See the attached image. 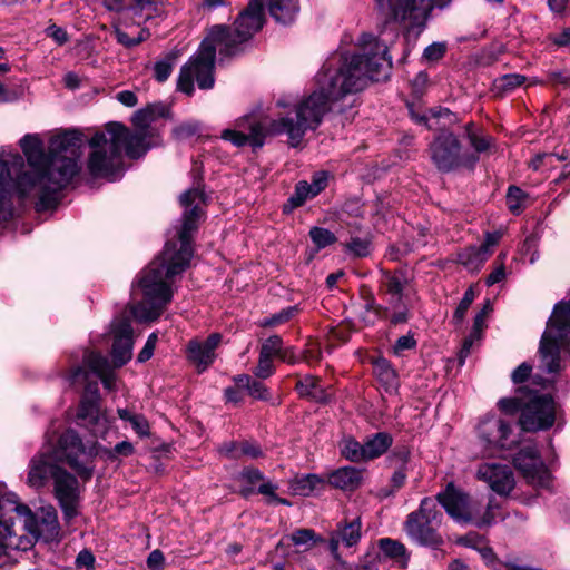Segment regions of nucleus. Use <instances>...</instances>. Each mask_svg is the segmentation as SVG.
Segmentation results:
<instances>
[{"label":"nucleus","mask_w":570,"mask_h":570,"mask_svg":"<svg viewBox=\"0 0 570 570\" xmlns=\"http://www.w3.org/2000/svg\"><path fill=\"white\" fill-rule=\"evenodd\" d=\"M379 547L384 556L394 559L401 568L407 567L410 558L404 544L390 538H383L379 541Z\"/></svg>","instance_id":"c756f323"},{"label":"nucleus","mask_w":570,"mask_h":570,"mask_svg":"<svg viewBox=\"0 0 570 570\" xmlns=\"http://www.w3.org/2000/svg\"><path fill=\"white\" fill-rule=\"evenodd\" d=\"M342 454L352 462L366 461L364 452V443L361 444L356 440L345 439L341 445Z\"/></svg>","instance_id":"c9c22d12"},{"label":"nucleus","mask_w":570,"mask_h":570,"mask_svg":"<svg viewBox=\"0 0 570 570\" xmlns=\"http://www.w3.org/2000/svg\"><path fill=\"white\" fill-rule=\"evenodd\" d=\"M491 250L481 248L480 246H469L458 254V262L470 272H478L488 261Z\"/></svg>","instance_id":"a878e982"},{"label":"nucleus","mask_w":570,"mask_h":570,"mask_svg":"<svg viewBox=\"0 0 570 570\" xmlns=\"http://www.w3.org/2000/svg\"><path fill=\"white\" fill-rule=\"evenodd\" d=\"M130 424L134 431L140 435V436H148L149 435V423L146 420L145 416L140 414H136L135 416L130 417Z\"/></svg>","instance_id":"5fc2aeb1"},{"label":"nucleus","mask_w":570,"mask_h":570,"mask_svg":"<svg viewBox=\"0 0 570 570\" xmlns=\"http://www.w3.org/2000/svg\"><path fill=\"white\" fill-rule=\"evenodd\" d=\"M89 373L81 366H77L66 376V381L70 386L87 382Z\"/></svg>","instance_id":"864d4df0"},{"label":"nucleus","mask_w":570,"mask_h":570,"mask_svg":"<svg viewBox=\"0 0 570 570\" xmlns=\"http://www.w3.org/2000/svg\"><path fill=\"white\" fill-rule=\"evenodd\" d=\"M96 442L81 441L73 430H67L57 440L56 444L48 441L47 446L30 462L28 483L33 488H40L49 476L53 478L59 470L56 463L68 464L80 478L88 480L92 475L91 459L98 454Z\"/></svg>","instance_id":"423d86ee"},{"label":"nucleus","mask_w":570,"mask_h":570,"mask_svg":"<svg viewBox=\"0 0 570 570\" xmlns=\"http://www.w3.org/2000/svg\"><path fill=\"white\" fill-rule=\"evenodd\" d=\"M374 373L383 384L387 386L396 384V373L386 360H379L375 362Z\"/></svg>","instance_id":"58836bf2"},{"label":"nucleus","mask_w":570,"mask_h":570,"mask_svg":"<svg viewBox=\"0 0 570 570\" xmlns=\"http://www.w3.org/2000/svg\"><path fill=\"white\" fill-rule=\"evenodd\" d=\"M83 363L101 380L105 389L109 391L115 389L116 377L110 371V365L105 356L89 352L85 355Z\"/></svg>","instance_id":"412c9836"},{"label":"nucleus","mask_w":570,"mask_h":570,"mask_svg":"<svg viewBox=\"0 0 570 570\" xmlns=\"http://www.w3.org/2000/svg\"><path fill=\"white\" fill-rule=\"evenodd\" d=\"M296 390L302 397L309 399L318 403H325L330 400V393L321 386L317 377L306 375L296 383Z\"/></svg>","instance_id":"393cba45"},{"label":"nucleus","mask_w":570,"mask_h":570,"mask_svg":"<svg viewBox=\"0 0 570 570\" xmlns=\"http://www.w3.org/2000/svg\"><path fill=\"white\" fill-rule=\"evenodd\" d=\"M328 175L326 171H317L312 176V181L308 183L312 194L317 196L322 190H324L327 186Z\"/></svg>","instance_id":"603ef678"},{"label":"nucleus","mask_w":570,"mask_h":570,"mask_svg":"<svg viewBox=\"0 0 570 570\" xmlns=\"http://www.w3.org/2000/svg\"><path fill=\"white\" fill-rule=\"evenodd\" d=\"M309 236L318 249L325 248L336 240L335 235L331 230L322 227H313L309 230Z\"/></svg>","instance_id":"ea45409f"},{"label":"nucleus","mask_w":570,"mask_h":570,"mask_svg":"<svg viewBox=\"0 0 570 570\" xmlns=\"http://www.w3.org/2000/svg\"><path fill=\"white\" fill-rule=\"evenodd\" d=\"M553 154H538L530 161V167L533 170H539L544 166L552 167L553 166Z\"/></svg>","instance_id":"bf43d9fd"},{"label":"nucleus","mask_w":570,"mask_h":570,"mask_svg":"<svg viewBox=\"0 0 570 570\" xmlns=\"http://www.w3.org/2000/svg\"><path fill=\"white\" fill-rule=\"evenodd\" d=\"M443 515L431 498H424L417 510L411 512L404 522V531L414 543L439 549L444 539L439 532Z\"/></svg>","instance_id":"1a4fd4ad"},{"label":"nucleus","mask_w":570,"mask_h":570,"mask_svg":"<svg viewBox=\"0 0 570 570\" xmlns=\"http://www.w3.org/2000/svg\"><path fill=\"white\" fill-rule=\"evenodd\" d=\"M242 455L255 459L262 455V451L258 445L245 442L240 444V456Z\"/></svg>","instance_id":"69168bd1"},{"label":"nucleus","mask_w":570,"mask_h":570,"mask_svg":"<svg viewBox=\"0 0 570 570\" xmlns=\"http://www.w3.org/2000/svg\"><path fill=\"white\" fill-rule=\"evenodd\" d=\"M498 407L505 414L513 415L520 412V425L528 432L548 430L557 417L553 399L539 393L538 390L529 389L528 385L517 387L513 396L500 399Z\"/></svg>","instance_id":"0eeeda50"},{"label":"nucleus","mask_w":570,"mask_h":570,"mask_svg":"<svg viewBox=\"0 0 570 570\" xmlns=\"http://www.w3.org/2000/svg\"><path fill=\"white\" fill-rule=\"evenodd\" d=\"M428 83H429V76L426 72L424 71H421L419 72L414 79L412 80L411 82V86H412V89H413V92L416 95V96H421L424 94L426 87H428Z\"/></svg>","instance_id":"13d9d810"},{"label":"nucleus","mask_w":570,"mask_h":570,"mask_svg":"<svg viewBox=\"0 0 570 570\" xmlns=\"http://www.w3.org/2000/svg\"><path fill=\"white\" fill-rule=\"evenodd\" d=\"M295 312H296L295 307L285 308V309L281 311L279 313L272 315L271 317L264 318L262 321L261 325L262 326H275V325L285 323L295 314Z\"/></svg>","instance_id":"49530a36"},{"label":"nucleus","mask_w":570,"mask_h":570,"mask_svg":"<svg viewBox=\"0 0 570 570\" xmlns=\"http://www.w3.org/2000/svg\"><path fill=\"white\" fill-rule=\"evenodd\" d=\"M112 360L116 366H122L132 356V328L128 320L112 324Z\"/></svg>","instance_id":"a211bd4d"},{"label":"nucleus","mask_w":570,"mask_h":570,"mask_svg":"<svg viewBox=\"0 0 570 570\" xmlns=\"http://www.w3.org/2000/svg\"><path fill=\"white\" fill-rule=\"evenodd\" d=\"M47 32L48 35L53 38L59 45H62L65 43L67 40H68V37H67V32L57 27V26H51L47 29Z\"/></svg>","instance_id":"774afa93"},{"label":"nucleus","mask_w":570,"mask_h":570,"mask_svg":"<svg viewBox=\"0 0 570 570\" xmlns=\"http://www.w3.org/2000/svg\"><path fill=\"white\" fill-rule=\"evenodd\" d=\"M446 51V45L444 42H433L424 49L423 58L428 61L440 60Z\"/></svg>","instance_id":"de8ad7c7"},{"label":"nucleus","mask_w":570,"mask_h":570,"mask_svg":"<svg viewBox=\"0 0 570 570\" xmlns=\"http://www.w3.org/2000/svg\"><path fill=\"white\" fill-rule=\"evenodd\" d=\"M431 159L444 173L464 167L472 169L479 161L475 154L464 151L459 138L450 131L439 134L430 145Z\"/></svg>","instance_id":"f8f14e48"},{"label":"nucleus","mask_w":570,"mask_h":570,"mask_svg":"<svg viewBox=\"0 0 570 570\" xmlns=\"http://www.w3.org/2000/svg\"><path fill=\"white\" fill-rule=\"evenodd\" d=\"M176 53L170 52L166 55L164 58L157 60L154 65V77L157 81L164 82L166 81L174 68L176 61Z\"/></svg>","instance_id":"e433bc0d"},{"label":"nucleus","mask_w":570,"mask_h":570,"mask_svg":"<svg viewBox=\"0 0 570 570\" xmlns=\"http://www.w3.org/2000/svg\"><path fill=\"white\" fill-rule=\"evenodd\" d=\"M560 351L570 355V298L556 304L540 341V358L548 373L561 370Z\"/></svg>","instance_id":"6e6552de"},{"label":"nucleus","mask_w":570,"mask_h":570,"mask_svg":"<svg viewBox=\"0 0 570 570\" xmlns=\"http://www.w3.org/2000/svg\"><path fill=\"white\" fill-rule=\"evenodd\" d=\"M377 13L384 18V29L391 22L407 23L411 27L423 24L438 4L436 0H374Z\"/></svg>","instance_id":"9b49d317"},{"label":"nucleus","mask_w":570,"mask_h":570,"mask_svg":"<svg viewBox=\"0 0 570 570\" xmlns=\"http://www.w3.org/2000/svg\"><path fill=\"white\" fill-rule=\"evenodd\" d=\"M362 471L354 466L337 469L328 475L330 484L344 491L357 489L362 483Z\"/></svg>","instance_id":"4be33fe9"},{"label":"nucleus","mask_w":570,"mask_h":570,"mask_svg":"<svg viewBox=\"0 0 570 570\" xmlns=\"http://www.w3.org/2000/svg\"><path fill=\"white\" fill-rule=\"evenodd\" d=\"M531 371H532V366L530 364H528V363L520 364L511 374L512 382L515 385H519L518 387L524 386L525 385L524 383L528 382ZM530 384L531 385L535 384V385H540L541 387H546L547 381L541 380L539 376H535L527 385L530 387Z\"/></svg>","instance_id":"f704fd0d"},{"label":"nucleus","mask_w":570,"mask_h":570,"mask_svg":"<svg viewBox=\"0 0 570 570\" xmlns=\"http://www.w3.org/2000/svg\"><path fill=\"white\" fill-rule=\"evenodd\" d=\"M187 356L199 371H204L209 364L213 363L215 354L207 351L204 344L198 341H190L187 347Z\"/></svg>","instance_id":"7c9ffc66"},{"label":"nucleus","mask_w":570,"mask_h":570,"mask_svg":"<svg viewBox=\"0 0 570 570\" xmlns=\"http://www.w3.org/2000/svg\"><path fill=\"white\" fill-rule=\"evenodd\" d=\"M165 566L164 553L159 549L153 550L147 558V567L150 570H161Z\"/></svg>","instance_id":"4d7b16f0"},{"label":"nucleus","mask_w":570,"mask_h":570,"mask_svg":"<svg viewBox=\"0 0 570 570\" xmlns=\"http://www.w3.org/2000/svg\"><path fill=\"white\" fill-rule=\"evenodd\" d=\"M134 453V445L128 441L117 443L114 449L108 451V456L116 459L118 456H129Z\"/></svg>","instance_id":"6e6d98bb"},{"label":"nucleus","mask_w":570,"mask_h":570,"mask_svg":"<svg viewBox=\"0 0 570 570\" xmlns=\"http://www.w3.org/2000/svg\"><path fill=\"white\" fill-rule=\"evenodd\" d=\"M361 539V520L354 519L351 522L338 524L337 529L331 534L330 550L335 560L341 561L338 554V547L343 546L351 548L355 546Z\"/></svg>","instance_id":"aec40b11"},{"label":"nucleus","mask_w":570,"mask_h":570,"mask_svg":"<svg viewBox=\"0 0 570 570\" xmlns=\"http://www.w3.org/2000/svg\"><path fill=\"white\" fill-rule=\"evenodd\" d=\"M116 99L126 107H135L138 104L137 96L130 90L118 92Z\"/></svg>","instance_id":"0e129e2a"},{"label":"nucleus","mask_w":570,"mask_h":570,"mask_svg":"<svg viewBox=\"0 0 570 570\" xmlns=\"http://www.w3.org/2000/svg\"><path fill=\"white\" fill-rule=\"evenodd\" d=\"M264 23L262 0H252L234 22V29L223 24L214 26L202 41L197 52L180 68L177 89L187 96L195 91L196 82L199 89H212L215 83V57L218 51L229 57L239 51L240 45L249 40Z\"/></svg>","instance_id":"7ed1b4c3"},{"label":"nucleus","mask_w":570,"mask_h":570,"mask_svg":"<svg viewBox=\"0 0 570 570\" xmlns=\"http://www.w3.org/2000/svg\"><path fill=\"white\" fill-rule=\"evenodd\" d=\"M312 193L313 190L306 180L299 181L295 187L294 194L288 198L287 203L284 204V212H291L302 206L307 199L315 197Z\"/></svg>","instance_id":"72a5a7b5"},{"label":"nucleus","mask_w":570,"mask_h":570,"mask_svg":"<svg viewBox=\"0 0 570 570\" xmlns=\"http://www.w3.org/2000/svg\"><path fill=\"white\" fill-rule=\"evenodd\" d=\"M274 372L275 366L273 364V357L259 353L258 363L253 371L254 375L258 379L265 380L272 376Z\"/></svg>","instance_id":"79ce46f5"},{"label":"nucleus","mask_w":570,"mask_h":570,"mask_svg":"<svg viewBox=\"0 0 570 570\" xmlns=\"http://www.w3.org/2000/svg\"><path fill=\"white\" fill-rule=\"evenodd\" d=\"M370 242L363 238H352L348 244H346V248L350 253L357 257H365L370 254Z\"/></svg>","instance_id":"a18cd8bd"},{"label":"nucleus","mask_w":570,"mask_h":570,"mask_svg":"<svg viewBox=\"0 0 570 570\" xmlns=\"http://www.w3.org/2000/svg\"><path fill=\"white\" fill-rule=\"evenodd\" d=\"M156 117V106H148L132 116V124L138 129L136 132L120 122H109L105 131L95 134L89 141V173L94 177L116 180L121 170L124 153L130 158H139L157 144V135L149 129Z\"/></svg>","instance_id":"20e7f679"},{"label":"nucleus","mask_w":570,"mask_h":570,"mask_svg":"<svg viewBox=\"0 0 570 570\" xmlns=\"http://www.w3.org/2000/svg\"><path fill=\"white\" fill-rule=\"evenodd\" d=\"M392 436L385 432H379L364 442L366 461L381 456L392 445Z\"/></svg>","instance_id":"c85d7f7f"},{"label":"nucleus","mask_w":570,"mask_h":570,"mask_svg":"<svg viewBox=\"0 0 570 570\" xmlns=\"http://www.w3.org/2000/svg\"><path fill=\"white\" fill-rule=\"evenodd\" d=\"M410 458V452L406 449H402L399 451H395L391 456L390 461L392 464L399 465V468L394 471L391 483L394 490H399L402 488L406 480V471H405V464L407 463Z\"/></svg>","instance_id":"2f4dec72"},{"label":"nucleus","mask_w":570,"mask_h":570,"mask_svg":"<svg viewBox=\"0 0 570 570\" xmlns=\"http://www.w3.org/2000/svg\"><path fill=\"white\" fill-rule=\"evenodd\" d=\"M240 480L254 485L257 482L264 481V474L258 469L248 468L242 471Z\"/></svg>","instance_id":"052dcab7"},{"label":"nucleus","mask_w":570,"mask_h":570,"mask_svg":"<svg viewBox=\"0 0 570 570\" xmlns=\"http://www.w3.org/2000/svg\"><path fill=\"white\" fill-rule=\"evenodd\" d=\"M77 416L83 422L85 425L92 426L95 433L98 432L95 426L105 423L106 420L100 413L99 409V393L97 383L87 384Z\"/></svg>","instance_id":"6ab92c4d"},{"label":"nucleus","mask_w":570,"mask_h":570,"mask_svg":"<svg viewBox=\"0 0 570 570\" xmlns=\"http://www.w3.org/2000/svg\"><path fill=\"white\" fill-rule=\"evenodd\" d=\"M198 130V127L193 124H181L174 129V135L178 139H185L194 136Z\"/></svg>","instance_id":"e2e57ef3"},{"label":"nucleus","mask_w":570,"mask_h":570,"mask_svg":"<svg viewBox=\"0 0 570 570\" xmlns=\"http://www.w3.org/2000/svg\"><path fill=\"white\" fill-rule=\"evenodd\" d=\"M513 461L515 468L522 473L530 484L539 488L549 487L550 473L534 446H527L522 449L514 456Z\"/></svg>","instance_id":"4468645a"},{"label":"nucleus","mask_w":570,"mask_h":570,"mask_svg":"<svg viewBox=\"0 0 570 570\" xmlns=\"http://www.w3.org/2000/svg\"><path fill=\"white\" fill-rule=\"evenodd\" d=\"M524 80L525 77L518 73L504 75L498 80V86L503 90L510 91L521 86Z\"/></svg>","instance_id":"09e8293b"},{"label":"nucleus","mask_w":570,"mask_h":570,"mask_svg":"<svg viewBox=\"0 0 570 570\" xmlns=\"http://www.w3.org/2000/svg\"><path fill=\"white\" fill-rule=\"evenodd\" d=\"M291 540L295 546H302L305 549H308L315 542V533L309 529H299L292 533Z\"/></svg>","instance_id":"37998d69"},{"label":"nucleus","mask_w":570,"mask_h":570,"mask_svg":"<svg viewBox=\"0 0 570 570\" xmlns=\"http://www.w3.org/2000/svg\"><path fill=\"white\" fill-rule=\"evenodd\" d=\"M436 499L446 513L460 524L473 523L478 528H482L491 524L494 520L492 501H489L485 511L481 513L479 503L471 501L452 483H449L445 490L436 495Z\"/></svg>","instance_id":"9d476101"},{"label":"nucleus","mask_w":570,"mask_h":570,"mask_svg":"<svg viewBox=\"0 0 570 570\" xmlns=\"http://www.w3.org/2000/svg\"><path fill=\"white\" fill-rule=\"evenodd\" d=\"M407 285V277L402 272L384 273L381 281L382 289L391 296L390 303L396 307L403 297V291Z\"/></svg>","instance_id":"5701e85b"},{"label":"nucleus","mask_w":570,"mask_h":570,"mask_svg":"<svg viewBox=\"0 0 570 570\" xmlns=\"http://www.w3.org/2000/svg\"><path fill=\"white\" fill-rule=\"evenodd\" d=\"M283 350V340L278 335L266 338L259 348V353L269 357H278Z\"/></svg>","instance_id":"a19ab883"},{"label":"nucleus","mask_w":570,"mask_h":570,"mask_svg":"<svg viewBox=\"0 0 570 570\" xmlns=\"http://www.w3.org/2000/svg\"><path fill=\"white\" fill-rule=\"evenodd\" d=\"M247 392L256 400L268 401L271 399V393L266 385L255 380L248 385Z\"/></svg>","instance_id":"8fccbe9b"},{"label":"nucleus","mask_w":570,"mask_h":570,"mask_svg":"<svg viewBox=\"0 0 570 570\" xmlns=\"http://www.w3.org/2000/svg\"><path fill=\"white\" fill-rule=\"evenodd\" d=\"M475 298V293L473 288H469L465 291L462 299L460 301L455 312H454V320L460 323L463 321L465 313L468 312L469 307L471 306L472 302Z\"/></svg>","instance_id":"c03bdc74"},{"label":"nucleus","mask_w":570,"mask_h":570,"mask_svg":"<svg viewBox=\"0 0 570 570\" xmlns=\"http://www.w3.org/2000/svg\"><path fill=\"white\" fill-rule=\"evenodd\" d=\"M527 194L517 186H510L507 193V205L511 213L519 215L525 207Z\"/></svg>","instance_id":"4c0bfd02"},{"label":"nucleus","mask_w":570,"mask_h":570,"mask_svg":"<svg viewBox=\"0 0 570 570\" xmlns=\"http://www.w3.org/2000/svg\"><path fill=\"white\" fill-rule=\"evenodd\" d=\"M135 17L128 13L119 14L114 21V35L117 42L126 48H132L149 38L150 32L147 28H140L142 20L138 19L131 23Z\"/></svg>","instance_id":"dca6fc26"},{"label":"nucleus","mask_w":570,"mask_h":570,"mask_svg":"<svg viewBox=\"0 0 570 570\" xmlns=\"http://www.w3.org/2000/svg\"><path fill=\"white\" fill-rule=\"evenodd\" d=\"M271 16L275 21L288 24L296 18L299 7L298 0H264Z\"/></svg>","instance_id":"b1692460"},{"label":"nucleus","mask_w":570,"mask_h":570,"mask_svg":"<svg viewBox=\"0 0 570 570\" xmlns=\"http://www.w3.org/2000/svg\"><path fill=\"white\" fill-rule=\"evenodd\" d=\"M465 137L473 148V151L470 153L475 154L478 157L480 154L490 151L494 147V140L492 137L476 130L473 122H469L465 126Z\"/></svg>","instance_id":"cd10ccee"},{"label":"nucleus","mask_w":570,"mask_h":570,"mask_svg":"<svg viewBox=\"0 0 570 570\" xmlns=\"http://www.w3.org/2000/svg\"><path fill=\"white\" fill-rule=\"evenodd\" d=\"M361 52L332 56L316 76L317 88L294 107V116L265 121L256 114L235 120L233 128L222 131V139L235 147L262 148L267 135L286 134L292 147H297L308 130H315L324 115L335 105L364 90L370 81L386 79L392 67L387 40L363 33L357 41Z\"/></svg>","instance_id":"f257e3e1"},{"label":"nucleus","mask_w":570,"mask_h":570,"mask_svg":"<svg viewBox=\"0 0 570 570\" xmlns=\"http://www.w3.org/2000/svg\"><path fill=\"white\" fill-rule=\"evenodd\" d=\"M476 432L485 450L491 454L498 450L511 449L515 444L511 422L493 414L480 421Z\"/></svg>","instance_id":"ddd939ff"},{"label":"nucleus","mask_w":570,"mask_h":570,"mask_svg":"<svg viewBox=\"0 0 570 570\" xmlns=\"http://www.w3.org/2000/svg\"><path fill=\"white\" fill-rule=\"evenodd\" d=\"M321 483L322 480L316 474H305L294 478L289 488L295 495L308 497Z\"/></svg>","instance_id":"473e14b6"},{"label":"nucleus","mask_w":570,"mask_h":570,"mask_svg":"<svg viewBox=\"0 0 570 570\" xmlns=\"http://www.w3.org/2000/svg\"><path fill=\"white\" fill-rule=\"evenodd\" d=\"M55 493L66 521L77 515L78 481L63 469L53 470Z\"/></svg>","instance_id":"2eb2a0df"},{"label":"nucleus","mask_w":570,"mask_h":570,"mask_svg":"<svg viewBox=\"0 0 570 570\" xmlns=\"http://www.w3.org/2000/svg\"><path fill=\"white\" fill-rule=\"evenodd\" d=\"M485 542L484 538L475 532H470L463 537H460L456 540L458 544L469 547L475 550H480L483 543Z\"/></svg>","instance_id":"3c124183"},{"label":"nucleus","mask_w":570,"mask_h":570,"mask_svg":"<svg viewBox=\"0 0 570 570\" xmlns=\"http://www.w3.org/2000/svg\"><path fill=\"white\" fill-rule=\"evenodd\" d=\"M415 340L412 335H403L399 337L394 345V352L395 354H400L405 350H411L415 347Z\"/></svg>","instance_id":"680f3d73"},{"label":"nucleus","mask_w":570,"mask_h":570,"mask_svg":"<svg viewBox=\"0 0 570 570\" xmlns=\"http://www.w3.org/2000/svg\"><path fill=\"white\" fill-rule=\"evenodd\" d=\"M179 200L185 210L178 244L167 242L163 253L137 279L144 298L131 306V313L139 322L155 321L161 315L173 298L170 279L188 268L193 257L191 236L202 215L199 205L205 202L204 193L199 188H190L180 195Z\"/></svg>","instance_id":"f03ea898"},{"label":"nucleus","mask_w":570,"mask_h":570,"mask_svg":"<svg viewBox=\"0 0 570 570\" xmlns=\"http://www.w3.org/2000/svg\"><path fill=\"white\" fill-rule=\"evenodd\" d=\"M476 474L500 495H508L515 484L513 473L508 465L484 463L479 466Z\"/></svg>","instance_id":"f3484780"},{"label":"nucleus","mask_w":570,"mask_h":570,"mask_svg":"<svg viewBox=\"0 0 570 570\" xmlns=\"http://www.w3.org/2000/svg\"><path fill=\"white\" fill-rule=\"evenodd\" d=\"M59 537L60 524L52 505L32 512L26 504L0 500V567L11 561L13 551L31 549L37 539L50 542Z\"/></svg>","instance_id":"39448f33"},{"label":"nucleus","mask_w":570,"mask_h":570,"mask_svg":"<svg viewBox=\"0 0 570 570\" xmlns=\"http://www.w3.org/2000/svg\"><path fill=\"white\" fill-rule=\"evenodd\" d=\"M130 4L126 7L128 14L147 22L160 14L159 6L166 0H129Z\"/></svg>","instance_id":"bb28decb"},{"label":"nucleus","mask_w":570,"mask_h":570,"mask_svg":"<svg viewBox=\"0 0 570 570\" xmlns=\"http://www.w3.org/2000/svg\"><path fill=\"white\" fill-rule=\"evenodd\" d=\"M505 278V268L503 265L498 266L488 277L487 285L492 286Z\"/></svg>","instance_id":"338daca9"}]
</instances>
